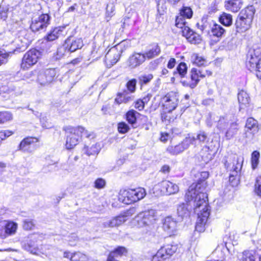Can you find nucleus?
I'll return each instance as SVG.
<instances>
[{"mask_svg":"<svg viewBox=\"0 0 261 261\" xmlns=\"http://www.w3.org/2000/svg\"><path fill=\"white\" fill-rule=\"evenodd\" d=\"M0 237H6L5 222H0Z\"/></svg>","mask_w":261,"mask_h":261,"instance_id":"69168bd1","label":"nucleus"},{"mask_svg":"<svg viewBox=\"0 0 261 261\" xmlns=\"http://www.w3.org/2000/svg\"><path fill=\"white\" fill-rule=\"evenodd\" d=\"M160 186L161 187V190L168 195L174 194L179 191V187L176 184L168 180L162 181Z\"/></svg>","mask_w":261,"mask_h":261,"instance_id":"f3484780","label":"nucleus"},{"mask_svg":"<svg viewBox=\"0 0 261 261\" xmlns=\"http://www.w3.org/2000/svg\"><path fill=\"white\" fill-rule=\"evenodd\" d=\"M189 209L188 207L187 203H181L179 204L177 209V213L179 216L184 217L188 216L189 214Z\"/></svg>","mask_w":261,"mask_h":261,"instance_id":"e433bc0d","label":"nucleus"},{"mask_svg":"<svg viewBox=\"0 0 261 261\" xmlns=\"http://www.w3.org/2000/svg\"><path fill=\"white\" fill-rule=\"evenodd\" d=\"M243 158L234 155L230 156L225 163V167L230 172L229 181H232L238 176L242 168Z\"/></svg>","mask_w":261,"mask_h":261,"instance_id":"20e7f679","label":"nucleus"},{"mask_svg":"<svg viewBox=\"0 0 261 261\" xmlns=\"http://www.w3.org/2000/svg\"><path fill=\"white\" fill-rule=\"evenodd\" d=\"M190 61L193 64L198 66H204L207 63V61L203 57L199 56L196 53H193L191 55Z\"/></svg>","mask_w":261,"mask_h":261,"instance_id":"2f4dec72","label":"nucleus"},{"mask_svg":"<svg viewBox=\"0 0 261 261\" xmlns=\"http://www.w3.org/2000/svg\"><path fill=\"white\" fill-rule=\"evenodd\" d=\"M177 249V245L172 244L166 245L160 249L162 253L165 255V257L166 259L173 255L176 251Z\"/></svg>","mask_w":261,"mask_h":261,"instance_id":"c756f323","label":"nucleus"},{"mask_svg":"<svg viewBox=\"0 0 261 261\" xmlns=\"http://www.w3.org/2000/svg\"><path fill=\"white\" fill-rule=\"evenodd\" d=\"M63 257L69 259L70 261H89V258L87 255L81 252L65 251Z\"/></svg>","mask_w":261,"mask_h":261,"instance_id":"a211bd4d","label":"nucleus"},{"mask_svg":"<svg viewBox=\"0 0 261 261\" xmlns=\"http://www.w3.org/2000/svg\"><path fill=\"white\" fill-rule=\"evenodd\" d=\"M195 141V138L194 137H186L181 143L178 145L175 146H169L167 148L166 151L171 155H176L188 149L191 144L195 143L194 142Z\"/></svg>","mask_w":261,"mask_h":261,"instance_id":"9d476101","label":"nucleus"},{"mask_svg":"<svg viewBox=\"0 0 261 261\" xmlns=\"http://www.w3.org/2000/svg\"><path fill=\"white\" fill-rule=\"evenodd\" d=\"M241 0H230L225 2L226 9L232 12L238 11L242 6Z\"/></svg>","mask_w":261,"mask_h":261,"instance_id":"cd10ccee","label":"nucleus"},{"mask_svg":"<svg viewBox=\"0 0 261 261\" xmlns=\"http://www.w3.org/2000/svg\"><path fill=\"white\" fill-rule=\"evenodd\" d=\"M137 81L135 79H133L128 81L127 83V88L131 92L135 91Z\"/></svg>","mask_w":261,"mask_h":261,"instance_id":"13d9d810","label":"nucleus"},{"mask_svg":"<svg viewBox=\"0 0 261 261\" xmlns=\"http://www.w3.org/2000/svg\"><path fill=\"white\" fill-rule=\"evenodd\" d=\"M175 25L178 28L184 29V30H185V28H188L186 26L185 17H176L175 20Z\"/></svg>","mask_w":261,"mask_h":261,"instance_id":"603ef678","label":"nucleus"},{"mask_svg":"<svg viewBox=\"0 0 261 261\" xmlns=\"http://www.w3.org/2000/svg\"><path fill=\"white\" fill-rule=\"evenodd\" d=\"M180 16H192L193 12L190 7H183L180 11Z\"/></svg>","mask_w":261,"mask_h":261,"instance_id":"864d4df0","label":"nucleus"},{"mask_svg":"<svg viewBox=\"0 0 261 261\" xmlns=\"http://www.w3.org/2000/svg\"><path fill=\"white\" fill-rule=\"evenodd\" d=\"M137 114H139L134 110L128 111L126 114V118L128 122L131 124H134L137 120Z\"/></svg>","mask_w":261,"mask_h":261,"instance_id":"ea45409f","label":"nucleus"},{"mask_svg":"<svg viewBox=\"0 0 261 261\" xmlns=\"http://www.w3.org/2000/svg\"><path fill=\"white\" fill-rule=\"evenodd\" d=\"M41 53L35 48L28 50L23 55L21 63V68L27 70L36 64L41 57Z\"/></svg>","mask_w":261,"mask_h":261,"instance_id":"6e6552de","label":"nucleus"},{"mask_svg":"<svg viewBox=\"0 0 261 261\" xmlns=\"http://www.w3.org/2000/svg\"><path fill=\"white\" fill-rule=\"evenodd\" d=\"M176 60L174 58H171L168 61L167 67L169 69H172L175 65Z\"/></svg>","mask_w":261,"mask_h":261,"instance_id":"774afa93","label":"nucleus"},{"mask_svg":"<svg viewBox=\"0 0 261 261\" xmlns=\"http://www.w3.org/2000/svg\"><path fill=\"white\" fill-rule=\"evenodd\" d=\"M132 194V189L121 190L119 193L118 200L119 201L126 204L133 203Z\"/></svg>","mask_w":261,"mask_h":261,"instance_id":"4be33fe9","label":"nucleus"},{"mask_svg":"<svg viewBox=\"0 0 261 261\" xmlns=\"http://www.w3.org/2000/svg\"><path fill=\"white\" fill-rule=\"evenodd\" d=\"M161 51L160 48L157 44H153L151 45V47L149 50L143 54V55H145V59H152L155 56H158Z\"/></svg>","mask_w":261,"mask_h":261,"instance_id":"7c9ffc66","label":"nucleus"},{"mask_svg":"<svg viewBox=\"0 0 261 261\" xmlns=\"http://www.w3.org/2000/svg\"><path fill=\"white\" fill-rule=\"evenodd\" d=\"M156 215L155 210L151 209L139 213L131 221L132 226L142 227L154 222Z\"/></svg>","mask_w":261,"mask_h":261,"instance_id":"39448f33","label":"nucleus"},{"mask_svg":"<svg viewBox=\"0 0 261 261\" xmlns=\"http://www.w3.org/2000/svg\"><path fill=\"white\" fill-rule=\"evenodd\" d=\"M153 78L151 74H144L139 77V81L141 84H146L148 83Z\"/></svg>","mask_w":261,"mask_h":261,"instance_id":"3c124183","label":"nucleus"},{"mask_svg":"<svg viewBox=\"0 0 261 261\" xmlns=\"http://www.w3.org/2000/svg\"><path fill=\"white\" fill-rule=\"evenodd\" d=\"M145 61V55L140 53L132 55L127 61V65L130 69H135L141 65Z\"/></svg>","mask_w":261,"mask_h":261,"instance_id":"4468645a","label":"nucleus"},{"mask_svg":"<svg viewBox=\"0 0 261 261\" xmlns=\"http://www.w3.org/2000/svg\"><path fill=\"white\" fill-rule=\"evenodd\" d=\"M100 150L99 145L95 144L92 145L90 148L85 146L83 149V151L88 155L97 154Z\"/></svg>","mask_w":261,"mask_h":261,"instance_id":"f704fd0d","label":"nucleus"},{"mask_svg":"<svg viewBox=\"0 0 261 261\" xmlns=\"http://www.w3.org/2000/svg\"><path fill=\"white\" fill-rule=\"evenodd\" d=\"M121 44H117L111 48L105 56V62L109 68H111L119 60L121 54Z\"/></svg>","mask_w":261,"mask_h":261,"instance_id":"1a4fd4ad","label":"nucleus"},{"mask_svg":"<svg viewBox=\"0 0 261 261\" xmlns=\"http://www.w3.org/2000/svg\"><path fill=\"white\" fill-rule=\"evenodd\" d=\"M132 194L133 203H135L144 198L146 195V193L145 189L139 187L132 189Z\"/></svg>","mask_w":261,"mask_h":261,"instance_id":"bb28decb","label":"nucleus"},{"mask_svg":"<svg viewBox=\"0 0 261 261\" xmlns=\"http://www.w3.org/2000/svg\"><path fill=\"white\" fill-rule=\"evenodd\" d=\"M65 43L68 46V50L70 52H73L82 48L83 46V40L81 38H69L65 41Z\"/></svg>","mask_w":261,"mask_h":261,"instance_id":"5701e85b","label":"nucleus"},{"mask_svg":"<svg viewBox=\"0 0 261 261\" xmlns=\"http://www.w3.org/2000/svg\"><path fill=\"white\" fill-rule=\"evenodd\" d=\"M241 261H261L260 255L253 251H246L243 253Z\"/></svg>","mask_w":261,"mask_h":261,"instance_id":"a878e982","label":"nucleus"},{"mask_svg":"<svg viewBox=\"0 0 261 261\" xmlns=\"http://www.w3.org/2000/svg\"><path fill=\"white\" fill-rule=\"evenodd\" d=\"M161 102L163 110L162 117L163 118L164 114L170 113L176 108L178 102V94L174 92L168 93L162 98Z\"/></svg>","mask_w":261,"mask_h":261,"instance_id":"0eeeda50","label":"nucleus"},{"mask_svg":"<svg viewBox=\"0 0 261 261\" xmlns=\"http://www.w3.org/2000/svg\"><path fill=\"white\" fill-rule=\"evenodd\" d=\"M38 236H34L27 243L23 244V248L33 254L39 255L40 254H44V252L42 246H38L40 243L38 242Z\"/></svg>","mask_w":261,"mask_h":261,"instance_id":"f8f14e48","label":"nucleus"},{"mask_svg":"<svg viewBox=\"0 0 261 261\" xmlns=\"http://www.w3.org/2000/svg\"><path fill=\"white\" fill-rule=\"evenodd\" d=\"M13 133L9 130H5L0 132V139L5 140L7 137L11 136Z\"/></svg>","mask_w":261,"mask_h":261,"instance_id":"e2e57ef3","label":"nucleus"},{"mask_svg":"<svg viewBox=\"0 0 261 261\" xmlns=\"http://www.w3.org/2000/svg\"><path fill=\"white\" fill-rule=\"evenodd\" d=\"M259 129V126L257 120L252 117L247 119L245 128V137L248 140H251Z\"/></svg>","mask_w":261,"mask_h":261,"instance_id":"ddd939ff","label":"nucleus"},{"mask_svg":"<svg viewBox=\"0 0 261 261\" xmlns=\"http://www.w3.org/2000/svg\"><path fill=\"white\" fill-rule=\"evenodd\" d=\"M133 100L132 96L127 95L125 93L118 94L115 101L117 104L127 103Z\"/></svg>","mask_w":261,"mask_h":261,"instance_id":"c9c22d12","label":"nucleus"},{"mask_svg":"<svg viewBox=\"0 0 261 261\" xmlns=\"http://www.w3.org/2000/svg\"><path fill=\"white\" fill-rule=\"evenodd\" d=\"M136 213V208L132 207L118 216L103 222L102 226L104 228L117 227L123 224Z\"/></svg>","mask_w":261,"mask_h":261,"instance_id":"423d86ee","label":"nucleus"},{"mask_svg":"<svg viewBox=\"0 0 261 261\" xmlns=\"http://www.w3.org/2000/svg\"><path fill=\"white\" fill-rule=\"evenodd\" d=\"M224 32V30L218 24H214L211 30L212 35L217 37H221Z\"/></svg>","mask_w":261,"mask_h":261,"instance_id":"37998d69","label":"nucleus"},{"mask_svg":"<svg viewBox=\"0 0 261 261\" xmlns=\"http://www.w3.org/2000/svg\"><path fill=\"white\" fill-rule=\"evenodd\" d=\"M66 26H60L55 28L46 37V39L48 41H52L58 38L65 36L67 34Z\"/></svg>","mask_w":261,"mask_h":261,"instance_id":"aec40b11","label":"nucleus"},{"mask_svg":"<svg viewBox=\"0 0 261 261\" xmlns=\"http://www.w3.org/2000/svg\"><path fill=\"white\" fill-rule=\"evenodd\" d=\"M129 129V126L125 122H120L118 124V130L120 133L125 134Z\"/></svg>","mask_w":261,"mask_h":261,"instance_id":"09e8293b","label":"nucleus"},{"mask_svg":"<svg viewBox=\"0 0 261 261\" xmlns=\"http://www.w3.org/2000/svg\"><path fill=\"white\" fill-rule=\"evenodd\" d=\"M247 68L255 71L256 76L261 79V44L253 45L247 54L246 62Z\"/></svg>","mask_w":261,"mask_h":261,"instance_id":"f03ea898","label":"nucleus"},{"mask_svg":"<svg viewBox=\"0 0 261 261\" xmlns=\"http://www.w3.org/2000/svg\"><path fill=\"white\" fill-rule=\"evenodd\" d=\"M5 232L6 236L8 235H12L15 233L17 229V224L13 222H8L5 223Z\"/></svg>","mask_w":261,"mask_h":261,"instance_id":"72a5a7b5","label":"nucleus"},{"mask_svg":"<svg viewBox=\"0 0 261 261\" xmlns=\"http://www.w3.org/2000/svg\"><path fill=\"white\" fill-rule=\"evenodd\" d=\"M205 185L203 182L192 184L186 194V199L188 201L194 200V210L198 216L195 230L199 232H204L205 230L210 215Z\"/></svg>","mask_w":261,"mask_h":261,"instance_id":"f257e3e1","label":"nucleus"},{"mask_svg":"<svg viewBox=\"0 0 261 261\" xmlns=\"http://www.w3.org/2000/svg\"><path fill=\"white\" fill-rule=\"evenodd\" d=\"M238 130V124L236 123H231L228 130L226 132L225 136L227 139L232 138L237 133Z\"/></svg>","mask_w":261,"mask_h":261,"instance_id":"a19ab883","label":"nucleus"},{"mask_svg":"<svg viewBox=\"0 0 261 261\" xmlns=\"http://www.w3.org/2000/svg\"><path fill=\"white\" fill-rule=\"evenodd\" d=\"M34 226V223L32 220L26 219L23 221V227L26 230H31Z\"/></svg>","mask_w":261,"mask_h":261,"instance_id":"4d7b16f0","label":"nucleus"},{"mask_svg":"<svg viewBox=\"0 0 261 261\" xmlns=\"http://www.w3.org/2000/svg\"><path fill=\"white\" fill-rule=\"evenodd\" d=\"M50 17H33L30 25L33 32H37L40 29L45 28L49 24Z\"/></svg>","mask_w":261,"mask_h":261,"instance_id":"2eb2a0df","label":"nucleus"},{"mask_svg":"<svg viewBox=\"0 0 261 261\" xmlns=\"http://www.w3.org/2000/svg\"><path fill=\"white\" fill-rule=\"evenodd\" d=\"M127 253V249L124 247H118L113 251L110 253L108 257L112 258V259H115L114 257L117 256H121L125 255Z\"/></svg>","mask_w":261,"mask_h":261,"instance_id":"58836bf2","label":"nucleus"},{"mask_svg":"<svg viewBox=\"0 0 261 261\" xmlns=\"http://www.w3.org/2000/svg\"><path fill=\"white\" fill-rule=\"evenodd\" d=\"M220 22L225 26H229L232 24V17H219Z\"/></svg>","mask_w":261,"mask_h":261,"instance_id":"bf43d9fd","label":"nucleus"},{"mask_svg":"<svg viewBox=\"0 0 261 261\" xmlns=\"http://www.w3.org/2000/svg\"><path fill=\"white\" fill-rule=\"evenodd\" d=\"M104 48L100 46L96 47V46L93 48V49L91 51V55L93 57L98 58L101 57L102 55Z\"/></svg>","mask_w":261,"mask_h":261,"instance_id":"de8ad7c7","label":"nucleus"},{"mask_svg":"<svg viewBox=\"0 0 261 261\" xmlns=\"http://www.w3.org/2000/svg\"><path fill=\"white\" fill-rule=\"evenodd\" d=\"M205 76V74L202 71H200L195 68H193L190 71L191 82L189 84L190 87L194 88L197 85L201 79Z\"/></svg>","mask_w":261,"mask_h":261,"instance_id":"6ab92c4d","label":"nucleus"},{"mask_svg":"<svg viewBox=\"0 0 261 261\" xmlns=\"http://www.w3.org/2000/svg\"><path fill=\"white\" fill-rule=\"evenodd\" d=\"M190 137H194L195 138V143H192L191 144L194 145L195 146L198 145L199 144H201L202 143H204L207 140V135L204 132H201L195 136H190Z\"/></svg>","mask_w":261,"mask_h":261,"instance_id":"4c0bfd02","label":"nucleus"},{"mask_svg":"<svg viewBox=\"0 0 261 261\" xmlns=\"http://www.w3.org/2000/svg\"><path fill=\"white\" fill-rule=\"evenodd\" d=\"M70 52V51L68 50V46L65 43L63 45L58 48L57 51V58L59 59L61 58Z\"/></svg>","mask_w":261,"mask_h":261,"instance_id":"c03bdc74","label":"nucleus"},{"mask_svg":"<svg viewBox=\"0 0 261 261\" xmlns=\"http://www.w3.org/2000/svg\"><path fill=\"white\" fill-rule=\"evenodd\" d=\"M166 259L165 255L159 249L156 253L152 256L151 261H164Z\"/></svg>","mask_w":261,"mask_h":261,"instance_id":"5fc2aeb1","label":"nucleus"},{"mask_svg":"<svg viewBox=\"0 0 261 261\" xmlns=\"http://www.w3.org/2000/svg\"><path fill=\"white\" fill-rule=\"evenodd\" d=\"M164 230L170 236L173 234L177 229V222L170 217L164 219L163 226Z\"/></svg>","mask_w":261,"mask_h":261,"instance_id":"dca6fc26","label":"nucleus"},{"mask_svg":"<svg viewBox=\"0 0 261 261\" xmlns=\"http://www.w3.org/2000/svg\"><path fill=\"white\" fill-rule=\"evenodd\" d=\"M39 142V139L35 137H27L23 139L19 144V149L23 151L29 150V146L33 143Z\"/></svg>","mask_w":261,"mask_h":261,"instance_id":"c85d7f7f","label":"nucleus"},{"mask_svg":"<svg viewBox=\"0 0 261 261\" xmlns=\"http://www.w3.org/2000/svg\"><path fill=\"white\" fill-rule=\"evenodd\" d=\"M187 73V66L185 63L181 62L177 67L176 71L174 72L176 76H179L181 78L185 77Z\"/></svg>","mask_w":261,"mask_h":261,"instance_id":"473e14b6","label":"nucleus"},{"mask_svg":"<svg viewBox=\"0 0 261 261\" xmlns=\"http://www.w3.org/2000/svg\"><path fill=\"white\" fill-rule=\"evenodd\" d=\"M227 123V122L226 120L224 118V117H221L220 118L218 122L217 127L219 129L223 130L225 129Z\"/></svg>","mask_w":261,"mask_h":261,"instance_id":"680f3d73","label":"nucleus"},{"mask_svg":"<svg viewBox=\"0 0 261 261\" xmlns=\"http://www.w3.org/2000/svg\"><path fill=\"white\" fill-rule=\"evenodd\" d=\"M69 244L71 246H74L78 242V237L75 233H72L69 235L66 239Z\"/></svg>","mask_w":261,"mask_h":261,"instance_id":"8fccbe9b","label":"nucleus"},{"mask_svg":"<svg viewBox=\"0 0 261 261\" xmlns=\"http://www.w3.org/2000/svg\"><path fill=\"white\" fill-rule=\"evenodd\" d=\"M260 154L257 151H254L251 154V164L253 169H255L259 163Z\"/></svg>","mask_w":261,"mask_h":261,"instance_id":"a18cd8bd","label":"nucleus"},{"mask_svg":"<svg viewBox=\"0 0 261 261\" xmlns=\"http://www.w3.org/2000/svg\"><path fill=\"white\" fill-rule=\"evenodd\" d=\"M251 21V17H237L236 25L240 31H245L249 28Z\"/></svg>","mask_w":261,"mask_h":261,"instance_id":"393cba45","label":"nucleus"},{"mask_svg":"<svg viewBox=\"0 0 261 261\" xmlns=\"http://www.w3.org/2000/svg\"><path fill=\"white\" fill-rule=\"evenodd\" d=\"M56 75L55 69L42 70L38 73L37 82L42 86L48 85L54 81Z\"/></svg>","mask_w":261,"mask_h":261,"instance_id":"9b49d317","label":"nucleus"},{"mask_svg":"<svg viewBox=\"0 0 261 261\" xmlns=\"http://www.w3.org/2000/svg\"><path fill=\"white\" fill-rule=\"evenodd\" d=\"M85 136L87 138H93L94 134L92 132H89L84 127V131L82 132V136Z\"/></svg>","mask_w":261,"mask_h":261,"instance_id":"338daca9","label":"nucleus"},{"mask_svg":"<svg viewBox=\"0 0 261 261\" xmlns=\"http://www.w3.org/2000/svg\"><path fill=\"white\" fill-rule=\"evenodd\" d=\"M13 119L12 114L8 111L0 112V124H3L7 121H11Z\"/></svg>","mask_w":261,"mask_h":261,"instance_id":"79ce46f5","label":"nucleus"},{"mask_svg":"<svg viewBox=\"0 0 261 261\" xmlns=\"http://www.w3.org/2000/svg\"><path fill=\"white\" fill-rule=\"evenodd\" d=\"M144 101L141 100V99L137 100L135 103V108L139 111L142 110L144 108Z\"/></svg>","mask_w":261,"mask_h":261,"instance_id":"0e129e2a","label":"nucleus"},{"mask_svg":"<svg viewBox=\"0 0 261 261\" xmlns=\"http://www.w3.org/2000/svg\"><path fill=\"white\" fill-rule=\"evenodd\" d=\"M63 130L65 132L66 136L65 144L66 149L73 148L79 143L82 136L84 127L81 126L76 127L66 126L63 127Z\"/></svg>","mask_w":261,"mask_h":261,"instance_id":"7ed1b4c3","label":"nucleus"},{"mask_svg":"<svg viewBox=\"0 0 261 261\" xmlns=\"http://www.w3.org/2000/svg\"><path fill=\"white\" fill-rule=\"evenodd\" d=\"M14 90L15 87L12 85L2 86L0 87V95L6 93H9Z\"/></svg>","mask_w":261,"mask_h":261,"instance_id":"6e6d98bb","label":"nucleus"},{"mask_svg":"<svg viewBox=\"0 0 261 261\" xmlns=\"http://www.w3.org/2000/svg\"><path fill=\"white\" fill-rule=\"evenodd\" d=\"M238 99L240 105V110L249 107L250 97L246 91H240L238 94Z\"/></svg>","mask_w":261,"mask_h":261,"instance_id":"b1692460","label":"nucleus"},{"mask_svg":"<svg viewBox=\"0 0 261 261\" xmlns=\"http://www.w3.org/2000/svg\"><path fill=\"white\" fill-rule=\"evenodd\" d=\"M94 185L96 188L101 189L105 187L106 181L102 178H98L95 181Z\"/></svg>","mask_w":261,"mask_h":261,"instance_id":"052dcab7","label":"nucleus"},{"mask_svg":"<svg viewBox=\"0 0 261 261\" xmlns=\"http://www.w3.org/2000/svg\"><path fill=\"white\" fill-rule=\"evenodd\" d=\"M183 36H185L189 42L193 44H199L201 41V36L194 32L189 28H185L182 31Z\"/></svg>","mask_w":261,"mask_h":261,"instance_id":"412c9836","label":"nucleus"},{"mask_svg":"<svg viewBox=\"0 0 261 261\" xmlns=\"http://www.w3.org/2000/svg\"><path fill=\"white\" fill-rule=\"evenodd\" d=\"M255 12L254 7L251 5L247 7L244 10H242L241 13L246 16H253Z\"/></svg>","mask_w":261,"mask_h":261,"instance_id":"49530a36","label":"nucleus"}]
</instances>
